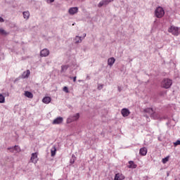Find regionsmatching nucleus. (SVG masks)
I'll use <instances>...</instances> for the list:
<instances>
[{"label": "nucleus", "mask_w": 180, "mask_h": 180, "mask_svg": "<svg viewBox=\"0 0 180 180\" xmlns=\"http://www.w3.org/2000/svg\"><path fill=\"white\" fill-rule=\"evenodd\" d=\"M69 67L70 66L68 65H62L61 71H67V70H68Z\"/></svg>", "instance_id": "obj_23"}, {"label": "nucleus", "mask_w": 180, "mask_h": 180, "mask_svg": "<svg viewBox=\"0 0 180 180\" xmlns=\"http://www.w3.org/2000/svg\"><path fill=\"white\" fill-rule=\"evenodd\" d=\"M72 79H73V82H76V81H77V77H74L72 78Z\"/></svg>", "instance_id": "obj_32"}, {"label": "nucleus", "mask_w": 180, "mask_h": 180, "mask_svg": "<svg viewBox=\"0 0 180 180\" xmlns=\"http://www.w3.org/2000/svg\"><path fill=\"white\" fill-rule=\"evenodd\" d=\"M50 54V51L47 49H42L40 52L41 57H47Z\"/></svg>", "instance_id": "obj_7"}, {"label": "nucleus", "mask_w": 180, "mask_h": 180, "mask_svg": "<svg viewBox=\"0 0 180 180\" xmlns=\"http://www.w3.org/2000/svg\"><path fill=\"white\" fill-rule=\"evenodd\" d=\"M50 2L53 3V2H54V0H50Z\"/></svg>", "instance_id": "obj_34"}, {"label": "nucleus", "mask_w": 180, "mask_h": 180, "mask_svg": "<svg viewBox=\"0 0 180 180\" xmlns=\"http://www.w3.org/2000/svg\"><path fill=\"white\" fill-rule=\"evenodd\" d=\"M139 153L141 155H147V148H141L139 150Z\"/></svg>", "instance_id": "obj_13"}, {"label": "nucleus", "mask_w": 180, "mask_h": 180, "mask_svg": "<svg viewBox=\"0 0 180 180\" xmlns=\"http://www.w3.org/2000/svg\"><path fill=\"white\" fill-rule=\"evenodd\" d=\"M78 119H79V113H76L75 115L70 116L67 119V123H72V122H76V120H78Z\"/></svg>", "instance_id": "obj_3"}, {"label": "nucleus", "mask_w": 180, "mask_h": 180, "mask_svg": "<svg viewBox=\"0 0 180 180\" xmlns=\"http://www.w3.org/2000/svg\"><path fill=\"white\" fill-rule=\"evenodd\" d=\"M116 61V60L115 59V58L112 57L108 58V65H110V67H112V65H113V64H115V62Z\"/></svg>", "instance_id": "obj_12"}, {"label": "nucleus", "mask_w": 180, "mask_h": 180, "mask_svg": "<svg viewBox=\"0 0 180 180\" xmlns=\"http://www.w3.org/2000/svg\"><path fill=\"white\" fill-rule=\"evenodd\" d=\"M0 103H5V96L0 94Z\"/></svg>", "instance_id": "obj_24"}, {"label": "nucleus", "mask_w": 180, "mask_h": 180, "mask_svg": "<svg viewBox=\"0 0 180 180\" xmlns=\"http://www.w3.org/2000/svg\"><path fill=\"white\" fill-rule=\"evenodd\" d=\"M78 13L77 7H72L69 9L70 15H75V13Z\"/></svg>", "instance_id": "obj_10"}, {"label": "nucleus", "mask_w": 180, "mask_h": 180, "mask_svg": "<svg viewBox=\"0 0 180 180\" xmlns=\"http://www.w3.org/2000/svg\"><path fill=\"white\" fill-rule=\"evenodd\" d=\"M172 85V79H164L162 81V86L165 89H168V88H171Z\"/></svg>", "instance_id": "obj_2"}, {"label": "nucleus", "mask_w": 180, "mask_h": 180, "mask_svg": "<svg viewBox=\"0 0 180 180\" xmlns=\"http://www.w3.org/2000/svg\"><path fill=\"white\" fill-rule=\"evenodd\" d=\"M63 91H64V92H66V94H68V92H70L68 91V87H67V86L63 87Z\"/></svg>", "instance_id": "obj_29"}, {"label": "nucleus", "mask_w": 180, "mask_h": 180, "mask_svg": "<svg viewBox=\"0 0 180 180\" xmlns=\"http://www.w3.org/2000/svg\"><path fill=\"white\" fill-rule=\"evenodd\" d=\"M169 33H172L174 36H178L179 34V29L178 27L172 26L168 30Z\"/></svg>", "instance_id": "obj_4"}, {"label": "nucleus", "mask_w": 180, "mask_h": 180, "mask_svg": "<svg viewBox=\"0 0 180 180\" xmlns=\"http://www.w3.org/2000/svg\"><path fill=\"white\" fill-rule=\"evenodd\" d=\"M168 160H169V158L167 157V158H163L162 161L163 164H166L167 162H168Z\"/></svg>", "instance_id": "obj_26"}, {"label": "nucleus", "mask_w": 180, "mask_h": 180, "mask_svg": "<svg viewBox=\"0 0 180 180\" xmlns=\"http://www.w3.org/2000/svg\"><path fill=\"white\" fill-rule=\"evenodd\" d=\"M42 102L44 103H50L51 102V98L49 97V96H46V97H44L42 100Z\"/></svg>", "instance_id": "obj_14"}, {"label": "nucleus", "mask_w": 180, "mask_h": 180, "mask_svg": "<svg viewBox=\"0 0 180 180\" xmlns=\"http://www.w3.org/2000/svg\"><path fill=\"white\" fill-rule=\"evenodd\" d=\"M30 75V70H27L26 72H24L22 74V78H29Z\"/></svg>", "instance_id": "obj_17"}, {"label": "nucleus", "mask_w": 180, "mask_h": 180, "mask_svg": "<svg viewBox=\"0 0 180 180\" xmlns=\"http://www.w3.org/2000/svg\"><path fill=\"white\" fill-rule=\"evenodd\" d=\"M0 22H5V20H4V18H2V17H0Z\"/></svg>", "instance_id": "obj_31"}, {"label": "nucleus", "mask_w": 180, "mask_h": 180, "mask_svg": "<svg viewBox=\"0 0 180 180\" xmlns=\"http://www.w3.org/2000/svg\"><path fill=\"white\" fill-rule=\"evenodd\" d=\"M150 117H153L155 120L159 119L160 115L158 113L153 111V113L150 115Z\"/></svg>", "instance_id": "obj_18"}, {"label": "nucleus", "mask_w": 180, "mask_h": 180, "mask_svg": "<svg viewBox=\"0 0 180 180\" xmlns=\"http://www.w3.org/2000/svg\"><path fill=\"white\" fill-rule=\"evenodd\" d=\"M83 37H86V34H84Z\"/></svg>", "instance_id": "obj_33"}, {"label": "nucleus", "mask_w": 180, "mask_h": 180, "mask_svg": "<svg viewBox=\"0 0 180 180\" xmlns=\"http://www.w3.org/2000/svg\"><path fill=\"white\" fill-rule=\"evenodd\" d=\"M124 178V175L121 173L116 174L115 176V180H123Z\"/></svg>", "instance_id": "obj_11"}, {"label": "nucleus", "mask_w": 180, "mask_h": 180, "mask_svg": "<svg viewBox=\"0 0 180 180\" xmlns=\"http://www.w3.org/2000/svg\"><path fill=\"white\" fill-rule=\"evenodd\" d=\"M128 168H132V169L137 168V165L134 164V162L133 161H129Z\"/></svg>", "instance_id": "obj_15"}, {"label": "nucleus", "mask_w": 180, "mask_h": 180, "mask_svg": "<svg viewBox=\"0 0 180 180\" xmlns=\"http://www.w3.org/2000/svg\"><path fill=\"white\" fill-rule=\"evenodd\" d=\"M110 2H112V0H103L98 4V8H102V6H106L108 5Z\"/></svg>", "instance_id": "obj_6"}, {"label": "nucleus", "mask_w": 180, "mask_h": 180, "mask_svg": "<svg viewBox=\"0 0 180 180\" xmlns=\"http://www.w3.org/2000/svg\"><path fill=\"white\" fill-rule=\"evenodd\" d=\"M155 15L156 18H161L164 16V15H165V11L162 7L159 6L155 9Z\"/></svg>", "instance_id": "obj_1"}, {"label": "nucleus", "mask_w": 180, "mask_h": 180, "mask_svg": "<svg viewBox=\"0 0 180 180\" xmlns=\"http://www.w3.org/2000/svg\"><path fill=\"white\" fill-rule=\"evenodd\" d=\"M174 147H176V146H180V141L177 140L176 142L174 143Z\"/></svg>", "instance_id": "obj_27"}, {"label": "nucleus", "mask_w": 180, "mask_h": 180, "mask_svg": "<svg viewBox=\"0 0 180 180\" xmlns=\"http://www.w3.org/2000/svg\"><path fill=\"white\" fill-rule=\"evenodd\" d=\"M25 96L27 98H29L30 99H33V94H32V92H30V91H25Z\"/></svg>", "instance_id": "obj_16"}, {"label": "nucleus", "mask_w": 180, "mask_h": 180, "mask_svg": "<svg viewBox=\"0 0 180 180\" xmlns=\"http://www.w3.org/2000/svg\"><path fill=\"white\" fill-rule=\"evenodd\" d=\"M8 150H15V151L19 153V151H20V148L18 146H15L14 148H8Z\"/></svg>", "instance_id": "obj_22"}, {"label": "nucleus", "mask_w": 180, "mask_h": 180, "mask_svg": "<svg viewBox=\"0 0 180 180\" xmlns=\"http://www.w3.org/2000/svg\"><path fill=\"white\" fill-rule=\"evenodd\" d=\"M75 41H76V43H81V41H82V37L77 36L75 37Z\"/></svg>", "instance_id": "obj_25"}, {"label": "nucleus", "mask_w": 180, "mask_h": 180, "mask_svg": "<svg viewBox=\"0 0 180 180\" xmlns=\"http://www.w3.org/2000/svg\"><path fill=\"white\" fill-rule=\"evenodd\" d=\"M30 161L31 162H33V164H37V162L39 161V158L37 157V153H32Z\"/></svg>", "instance_id": "obj_5"}, {"label": "nucleus", "mask_w": 180, "mask_h": 180, "mask_svg": "<svg viewBox=\"0 0 180 180\" xmlns=\"http://www.w3.org/2000/svg\"><path fill=\"white\" fill-rule=\"evenodd\" d=\"M144 112H146V113H150L151 115L154 113V110L153 108H146L144 110Z\"/></svg>", "instance_id": "obj_19"}, {"label": "nucleus", "mask_w": 180, "mask_h": 180, "mask_svg": "<svg viewBox=\"0 0 180 180\" xmlns=\"http://www.w3.org/2000/svg\"><path fill=\"white\" fill-rule=\"evenodd\" d=\"M30 16V13H29V11L23 12L24 19H28Z\"/></svg>", "instance_id": "obj_21"}, {"label": "nucleus", "mask_w": 180, "mask_h": 180, "mask_svg": "<svg viewBox=\"0 0 180 180\" xmlns=\"http://www.w3.org/2000/svg\"><path fill=\"white\" fill-rule=\"evenodd\" d=\"M56 151H57V148H56V146H53L51 150V157H54V155H56Z\"/></svg>", "instance_id": "obj_20"}, {"label": "nucleus", "mask_w": 180, "mask_h": 180, "mask_svg": "<svg viewBox=\"0 0 180 180\" xmlns=\"http://www.w3.org/2000/svg\"><path fill=\"white\" fill-rule=\"evenodd\" d=\"M0 34H6V32L3 29H0Z\"/></svg>", "instance_id": "obj_28"}, {"label": "nucleus", "mask_w": 180, "mask_h": 180, "mask_svg": "<svg viewBox=\"0 0 180 180\" xmlns=\"http://www.w3.org/2000/svg\"><path fill=\"white\" fill-rule=\"evenodd\" d=\"M121 114L122 115L123 117H127V116L130 115V110H129L127 108H123L121 110Z\"/></svg>", "instance_id": "obj_8"}, {"label": "nucleus", "mask_w": 180, "mask_h": 180, "mask_svg": "<svg viewBox=\"0 0 180 180\" xmlns=\"http://www.w3.org/2000/svg\"><path fill=\"white\" fill-rule=\"evenodd\" d=\"M64 119L61 117H57L56 119L53 120L52 124H61L63 123Z\"/></svg>", "instance_id": "obj_9"}, {"label": "nucleus", "mask_w": 180, "mask_h": 180, "mask_svg": "<svg viewBox=\"0 0 180 180\" xmlns=\"http://www.w3.org/2000/svg\"><path fill=\"white\" fill-rule=\"evenodd\" d=\"M103 88V84H98V89L99 91H101V89H102Z\"/></svg>", "instance_id": "obj_30"}]
</instances>
